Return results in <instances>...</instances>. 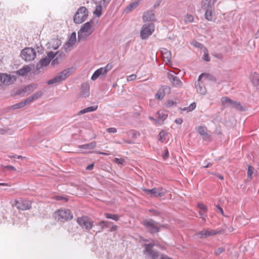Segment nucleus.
I'll return each instance as SVG.
<instances>
[{
  "label": "nucleus",
  "instance_id": "obj_1",
  "mask_svg": "<svg viewBox=\"0 0 259 259\" xmlns=\"http://www.w3.org/2000/svg\"><path fill=\"white\" fill-rule=\"evenodd\" d=\"M222 106L223 108H234L238 111L244 110V108L240 102L234 101L228 97H224L221 98Z\"/></svg>",
  "mask_w": 259,
  "mask_h": 259
},
{
  "label": "nucleus",
  "instance_id": "obj_2",
  "mask_svg": "<svg viewBox=\"0 0 259 259\" xmlns=\"http://www.w3.org/2000/svg\"><path fill=\"white\" fill-rule=\"evenodd\" d=\"M76 222L83 231L89 232L92 228H95V224L87 216H82L77 219Z\"/></svg>",
  "mask_w": 259,
  "mask_h": 259
},
{
  "label": "nucleus",
  "instance_id": "obj_3",
  "mask_svg": "<svg viewBox=\"0 0 259 259\" xmlns=\"http://www.w3.org/2000/svg\"><path fill=\"white\" fill-rule=\"evenodd\" d=\"M155 244L150 243L148 244H145L144 245V250L143 251L144 254L147 259H159L160 257L159 251L157 250L153 249L152 248L154 246Z\"/></svg>",
  "mask_w": 259,
  "mask_h": 259
},
{
  "label": "nucleus",
  "instance_id": "obj_4",
  "mask_svg": "<svg viewBox=\"0 0 259 259\" xmlns=\"http://www.w3.org/2000/svg\"><path fill=\"white\" fill-rule=\"evenodd\" d=\"M147 230L151 234H154L160 231L159 227H163L159 223L155 222L152 219H148L144 221L142 223Z\"/></svg>",
  "mask_w": 259,
  "mask_h": 259
},
{
  "label": "nucleus",
  "instance_id": "obj_5",
  "mask_svg": "<svg viewBox=\"0 0 259 259\" xmlns=\"http://www.w3.org/2000/svg\"><path fill=\"white\" fill-rule=\"evenodd\" d=\"M88 16V9L85 7H81L75 13L73 21L76 24H80L87 19Z\"/></svg>",
  "mask_w": 259,
  "mask_h": 259
},
{
  "label": "nucleus",
  "instance_id": "obj_6",
  "mask_svg": "<svg viewBox=\"0 0 259 259\" xmlns=\"http://www.w3.org/2000/svg\"><path fill=\"white\" fill-rule=\"evenodd\" d=\"M71 74L70 69H67L60 72L54 78L49 80L47 82L48 85H52L55 83H58L66 79Z\"/></svg>",
  "mask_w": 259,
  "mask_h": 259
},
{
  "label": "nucleus",
  "instance_id": "obj_7",
  "mask_svg": "<svg viewBox=\"0 0 259 259\" xmlns=\"http://www.w3.org/2000/svg\"><path fill=\"white\" fill-rule=\"evenodd\" d=\"M56 219L64 222L70 220L73 218V214L69 209H59L55 212Z\"/></svg>",
  "mask_w": 259,
  "mask_h": 259
},
{
  "label": "nucleus",
  "instance_id": "obj_8",
  "mask_svg": "<svg viewBox=\"0 0 259 259\" xmlns=\"http://www.w3.org/2000/svg\"><path fill=\"white\" fill-rule=\"evenodd\" d=\"M20 55L25 61H31L36 57V52L32 48H25L21 51Z\"/></svg>",
  "mask_w": 259,
  "mask_h": 259
},
{
  "label": "nucleus",
  "instance_id": "obj_9",
  "mask_svg": "<svg viewBox=\"0 0 259 259\" xmlns=\"http://www.w3.org/2000/svg\"><path fill=\"white\" fill-rule=\"evenodd\" d=\"M56 56V54L53 52H50L47 54V56L43 59L39 60V62L36 65V69L39 70L41 68L47 66L49 65L51 61Z\"/></svg>",
  "mask_w": 259,
  "mask_h": 259
},
{
  "label": "nucleus",
  "instance_id": "obj_10",
  "mask_svg": "<svg viewBox=\"0 0 259 259\" xmlns=\"http://www.w3.org/2000/svg\"><path fill=\"white\" fill-rule=\"evenodd\" d=\"M31 202L28 199L19 198L15 200V206L16 207L21 210H26L31 208Z\"/></svg>",
  "mask_w": 259,
  "mask_h": 259
},
{
  "label": "nucleus",
  "instance_id": "obj_11",
  "mask_svg": "<svg viewBox=\"0 0 259 259\" xmlns=\"http://www.w3.org/2000/svg\"><path fill=\"white\" fill-rule=\"evenodd\" d=\"M154 31V25L153 23L145 24L140 32L141 37L143 39L147 38Z\"/></svg>",
  "mask_w": 259,
  "mask_h": 259
},
{
  "label": "nucleus",
  "instance_id": "obj_12",
  "mask_svg": "<svg viewBox=\"0 0 259 259\" xmlns=\"http://www.w3.org/2000/svg\"><path fill=\"white\" fill-rule=\"evenodd\" d=\"M144 191L148 194H150L151 196L155 197H161L166 193V190L162 188H154L152 189H145Z\"/></svg>",
  "mask_w": 259,
  "mask_h": 259
},
{
  "label": "nucleus",
  "instance_id": "obj_13",
  "mask_svg": "<svg viewBox=\"0 0 259 259\" xmlns=\"http://www.w3.org/2000/svg\"><path fill=\"white\" fill-rule=\"evenodd\" d=\"M17 79L16 76H11L10 74L5 73H0V81L7 85L12 84Z\"/></svg>",
  "mask_w": 259,
  "mask_h": 259
},
{
  "label": "nucleus",
  "instance_id": "obj_14",
  "mask_svg": "<svg viewBox=\"0 0 259 259\" xmlns=\"http://www.w3.org/2000/svg\"><path fill=\"white\" fill-rule=\"evenodd\" d=\"M218 232L213 230H203L195 234V236L197 238L205 239L208 237L213 236Z\"/></svg>",
  "mask_w": 259,
  "mask_h": 259
},
{
  "label": "nucleus",
  "instance_id": "obj_15",
  "mask_svg": "<svg viewBox=\"0 0 259 259\" xmlns=\"http://www.w3.org/2000/svg\"><path fill=\"white\" fill-rule=\"evenodd\" d=\"M177 74L176 72H170L168 73L167 77L170 80L172 84L175 87H180L182 85V81L180 80V79L175 76L174 74Z\"/></svg>",
  "mask_w": 259,
  "mask_h": 259
},
{
  "label": "nucleus",
  "instance_id": "obj_16",
  "mask_svg": "<svg viewBox=\"0 0 259 259\" xmlns=\"http://www.w3.org/2000/svg\"><path fill=\"white\" fill-rule=\"evenodd\" d=\"M112 222L105 221H102L99 223H96L95 225L99 226V228L98 229H94L93 231L96 233L100 232L104 228H108L110 225H112Z\"/></svg>",
  "mask_w": 259,
  "mask_h": 259
},
{
  "label": "nucleus",
  "instance_id": "obj_17",
  "mask_svg": "<svg viewBox=\"0 0 259 259\" xmlns=\"http://www.w3.org/2000/svg\"><path fill=\"white\" fill-rule=\"evenodd\" d=\"M196 130L197 132L202 137L204 140H209L210 139V136L205 127L199 126Z\"/></svg>",
  "mask_w": 259,
  "mask_h": 259
},
{
  "label": "nucleus",
  "instance_id": "obj_18",
  "mask_svg": "<svg viewBox=\"0 0 259 259\" xmlns=\"http://www.w3.org/2000/svg\"><path fill=\"white\" fill-rule=\"evenodd\" d=\"M76 41V35L75 32H72L70 36L68 41L65 44L64 46V49L66 52L67 51L68 48L72 46Z\"/></svg>",
  "mask_w": 259,
  "mask_h": 259
},
{
  "label": "nucleus",
  "instance_id": "obj_19",
  "mask_svg": "<svg viewBox=\"0 0 259 259\" xmlns=\"http://www.w3.org/2000/svg\"><path fill=\"white\" fill-rule=\"evenodd\" d=\"M93 23V20H90L84 23L80 28V29L89 34H91L94 31L92 25Z\"/></svg>",
  "mask_w": 259,
  "mask_h": 259
},
{
  "label": "nucleus",
  "instance_id": "obj_20",
  "mask_svg": "<svg viewBox=\"0 0 259 259\" xmlns=\"http://www.w3.org/2000/svg\"><path fill=\"white\" fill-rule=\"evenodd\" d=\"M143 20L144 22L155 20V15L153 11L145 12L143 16Z\"/></svg>",
  "mask_w": 259,
  "mask_h": 259
},
{
  "label": "nucleus",
  "instance_id": "obj_21",
  "mask_svg": "<svg viewBox=\"0 0 259 259\" xmlns=\"http://www.w3.org/2000/svg\"><path fill=\"white\" fill-rule=\"evenodd\" d=\"M90 95V86L87 83H83L81 88V96L84 97H88Z\"/></svg>",
  "mask_w": 259,
  "mask_h": 259
},
{
  "label": "nucleus",
  "instance_id": "obj_22",
  "mask_svg": "<svg viewBox=\"0 0 259 259\" xmlns=\"http://www.w3.org/2000/svg\"><path fill=\"white\" fill-rule=\"evenodd\" d=\"M31 70V67L28 65L23 66L22 68L16 71V74L20 76H24Z\"/></svg>",
  "mask_w": 259,
  "mask_h": 259
},
{
  "label": "nucleus",
  "instance_id": "obj_23",
  "mask_svg": "<svg viewBox=\"0 0 259 259\" xmlns=\"http://www.w3.org/2000/svg\"><path fill=\"white\" fill-rule=\"evenodd\" d=\"M36 88V84L28 85L22 90H19L17 91L16 94H17V95L21 94L22 93H26L27 94H30Z\"/></svg>",
  "mask_w": 259,
  "mask_h": 259
},
{
  "label": "nucleus",
  "instance_id": "obj_24",
  "mask_svg": "<svg viewBox=\"0 0 259 259\" xmlns=\"http://www.w3.org/2000/svg\"><path fill=\"white\" fill-rule=\"evenodd\" d=\"M195 87L197 91L201 95H204L206 93V89L204 84L200 82L195 83Z\"/></svg>",
  "mask_w": 259,
  "mask_h": 259
},
{
  "label": "nucleus",
  "instance_id": "obj_25",
  "mask_svg": "<svg viewBox=\"0 0 259 259\" xmlns=\"http://www.w3.org/2000/svg\"><path fill=\"white\" fill-rule=\"evenodd\" d=\"M165 90L168 91L169 90V88L167 87H165L164 88L159 89L157 93L155 94V98L159 100H162L165 94L164 92Z\"/></svg>",
  "mask_w": 259,
  "mask_h": 259
},
{
  "label": "nucleus",
  "instance_id": "obj_26",
  "mask_svg": "<svg viewBox=\"0 0 259 259\" xmlns=\"http://www.w3.org/2000/svg\"><path fill=\"white\" fill-rule=\"evenodd\" d=\"M161 52L164 61L166 62H170V59L171 57L170 52L166 49H162Z\"/></svg>",
  "mask_w": 259,
  "mask_h": 259
},
{
  "label": "nucleus",
  "instance_id": "obj_27",
  "mask_svg": "<svg viewBox=\"0 0 259 259\" xmlns=\"http://www.w3.org/2000/svg\"><path fill=\"white\" fill-rule=\"evenodd\" d=\"M97 109H98V105H94L92 106H90V107H87L86 108H84V109L79 111L78 112L77 115H79L83 114L89 112L95 111Z\"/></svg>",
  "mask_w": 259,
  "mask_h": 259
},
{
  "label": "nucleus",
  "instance_id": "obj_28",
  "mask_svg": "<svg viewBox=\"0 0 259 259\" xmlns=\"http://www.w3.org/2000/svg\"><path fill=\"white\" fill-rule=\"evenodd\" d=\"M250 79L252 84L255 86L259 85V74L254 72L250 75Z\"/></svg>",
  "mask_w": 259,
  "mask_h": 259
},
{
  "label": "nucleus",
  "instance_id": "obj_29",
  "mask_svg": "<svg viewBox=\"0 0 259 259\" xmlns=\"http://www.w3.org/2000/svg\"><path fill=\"white\" fill-rule=\"evenodd\" d=\"M96 142H92L88 144L79 145L78 148H79L80 149H83L92 150L96 147Z\"/></svg>",
  "mask_w": 259,
  "mask_h": 259
},
{
  "label": "nucleus",
  "instance_id": "obj_30",
  "mask_svg": "<svg viewBox=\"0 0 259 259\" xmlns=\"http://www.w3.org/2000/svg\"><path fill=\"white\" fill-rule=\"evenodd\" d=\"M90 34L80 29L78 31V40L79 41L85 40L88 36Z\"/></svg>",
  "mask_w": 259,
  "mask_h": 259
},
{
  "label": "nucleus",
  "instance_id": "obj_31",
  "mask_svg": "<svg viewBox=\"0 0 259 259\" xmlns=\"http://www.w3.org/2000/svg\"><path fill=\"white\" fill-rule=\"evenodd\" d=\"M206 9V10L205 13V17L206 19L208 21H212L213 17L211 7H207Z\"/></svg>",
  "mask_w": 259,
  "mask_h": 259
},
{
  "label": "nucleus",
  "instance_id": "obj_32",
  "mask_svg": "<svg viewBox=\"0 0 259 259\" xmlns=\"http://www.w3.org/2000/svg\"><path fill=\"white\" fill-rule=\"evenodd\" d=\"M51 47L54 50H57L61 45V42L58 39H54L51 41Z\"/></svg>",
  "mask_w": 259,
  "mask_h": 259
},
{
  "label": "nucleus",
  "instance_id": "obj_33",
  "mask_svg": "<svg viewBox=\"0 0 259 259\" xmlns=\"http://www.w3.org/2000/svg\"><path fill=\"white\" fill-rule=\"evenodd\" d=\"M202 8L203 9H205L207 7H211L214 4H212V1L211 0H202Z\"/></svg>",
  "mask_w": 259,
  "mask_h": 259
},
{
  "label": "nucleus",
  "instance_id": "obj_34",
  "mask_svg": "<svg viewBox=\"0 0 259 259\" xmlns=\"http://www.w3.org/2000/svg\"><path fill=\"white\" fill-rule=\"evenodd\" d=\"M105 217L108 219H112L114 221H117L119 219V216L116 214H111L109 213H105Z\"/></svg>",
  "mask_w": 259,
  "mask_h": 259
},
{
  "label": "nucleus",
  "instance_id": "obj_35",
  "mask_svg": "<svg viewBox=\"0 0 259 259\" xmlns=\"http://www.w3.org/2000/svg\"><path fill=\"white\" fill-rule=\"evenodd\" d=\"M167 133L164 131H161L159 134L158 140L159 141L163 142L166 139Z\"/></svg>",
  "mask_w": 259,
  "mask_h": 259
},
{
  "label": "nucleus",
  "instance_id": "obj_36",
  "mask_svg": "<svg viewBox=\"0 0 259 259\" xmlns=\"http://www.w3.org/2000/svg\"><path fill=\"white\" fill-rule=\"evenodd\" d=\"M158 118L162 121L164 120L167 117V114L162 111H159L157 113Z\"/></svg>",
  "mask_w": 259,
  "mask_h": 259
},
{
  "label": "nucleus",
  "instance_id": "obj_37",
  "mask_svg": "<svg viewBox=\"0 0 259 259\" xmlns=\"http://www.w3.org/2000/svg\"><path fill=\"white\" fill-rule=\"evenodd\" d=\"M138 5L139 3L138 2L131 3L126 7V11L130 12L133 10L134 9L136 8L138 6Z\"/></svg>",
  "mask_w": 259,
  "mask_h": 259
},
{
  "label": "nucleus",
  "instance_id": "obj_38",
  "mask_svg": "<svg viewBox=\"0 0 259 259\" xmlns=\"http://www.w3.org/2000/svg\"><path fill=\"white\" fill-rule=\"evenodd\" d=\"M102 7L101 5H98L96 7L95 11L94 13L97 17H100L102 15Z\"/></svg>",
  "mask_w": 259,
  "mask_h": 259
},
{
  "label": "nucleus",
  "instance_id": "obj_39",
  "mask_svg": "<svg viewBox=\"0 0 259 259\" xmlns=\"http://www.w3.org/2000/svg\"><path fill=\"white\" fill-rule=\"evenodd\" d=\"M254 172H256V170L253 168V167L251 166H248L247 170L248 177L251 178L253 176Z\"/></svg>",
  "mask_w": 259,
  "mask_h": 259
},
{
  "label": "nucleus",
  "instance_id": "obj_40",
  "mask_svg": "<svg viewBox=\"0 0 259 259\" xmlns=\"http://www.w3.org/2000/svg\"><path fill=\"white\" fill-rule=\"evenodd\" d=\"M194 20V17L191 15H186L185 17V22L186 23H191Z\"/></svg>",
  "mask_w": 259,
  "mask_h": 259
},
{
  "label": "nucleus",
  "instance_id": "obj_41",
  "mask_svg": "<svg viewBox=\"0 0 259 259\" xmlns=\"http://www.w3.org/2000/svg\"><path fill=\"white\" fill-rule=\"evenodd\" d=\"M196 104L195 103H191L188 107L184 108L183 110L188 112H190L196 108Z\"/></svg>",
  "mask_w": 259,
  "mask_h": 259
},
{
  "label": "nucleus",
  "instance_id": "obj_42",
  "mask_svg": "<svg viewBox=\"0 0 259 259\" xmlns=\"http://www.w3.org/2000/svg\"><path fill=\"white\" fill-rule=\"evenodd\" d=\"M25 106V102L23 101L14 105L12 108L14 109H19Z\"/></svg>",
  "mask_w": 259,
  "mask_h": 259
},
{
  "label": "nucleus",
  "instance_id": "obj_43",
  "mask_svg": "<svg viewBox=\"0 0 259 259\" xmlns=\"http://www.w3.org/2000/svg\"><path fill=\"white\" fill-rule=\"evenodd\" d=\"M61 62V60L60 59V57H56V58L52 59L51 65L53 66L58 65Z\"/></svg>",
  "mask_w": 259,
  "mask_h": 259
},
{
  "label": "nucleus",
  "instance_id": "obj_44",
  "mask_svg": "<svg viewBox=\"0 0 259 259\" xmlns=\"http://www.w3.org/2000/svg\"><path fill=\"white\" fill-rule=\"evenodd\" d=\"M197 207L199 209V211H207V209L205 204L202 203H199L197 204Z\"/></svg>",
  "mask_w": 259,
  "mask_h": 259
},
{
  "label": "nucleus",
  "instance_id": "obj_45",
  "mask_svg": "<svg viewBox=\"0 0 259 259\" xmlns=\"http://www.w3.org/2000/svg\"><path fill=\"white\" fill-rule=\"evenodd\" d=\"M42 94L43 92L42 91H39L33 94L32 96L33 97V99L35 100L41 97Z\"/></svg>",
  "mask_w": 259,
  "mask_h": 259
},
{
  "label": "nucleus",
  "instance_id": "obj_46",
  "mask_svg": "<svg viewBox=\"0 0 259 259\" xmlns=\"http://www.w3.org/2000/svg\"><path fill=\"white\" fill-rule=\"evenodd\" d=\"M205 77L208 80H210L214 82L216 81L215 78L213 75L209 74H205Z\"/></svg>",
  "mask_w": 259,
  "mask_h": 259
},
{
  "label": "nucleus",
  "instance_id": "obj_47",
  "mask_svg": "<svg viewBox=\"0 0 259 259\" xmlns=\"http://www.w3.org/2000/svg\"><path fill=\"white\" fill-rule=\"evenodd\" d=\"M224 251L223 247H219L214 251V254L216 256L219 255Z\"/></svg>",
  "mask_w": 259,
  "mask_h": 259
},
{
  "label": "nucleus",
  "instance_id": "obj_48",
  "mask_svg": "<svg viewBox=\"0 0 259 259\" xmlns=\"http://www.w3.org/2000/svg\"><path fill=\"white\" fill-rule=\"evenodd\" d=\"M99 73V71L96 70L92 75L91 77V79L93 80H95L96 79H97L98 77L100 75Z\"/></svg>",
  "mask_w": 259,
  "mask_h": 259
},
{
  "label": "nucleus",
  "instance_id": "obj_49",
  "mask_svg": "<svg viewBox=\"0 0 259 259\" xmlns=\"http://www.w3.org/2000/svg\"><path fill=\"white\" fill-rule=\"evenodd\" d=\"M34 100L33 99V97L31 95V96L29 97L28 98L26 99L23 101H24V102H25V104L26 105V104L31 103V102L33 101Z\"/></svg>",
  "mask_w": 259,
  "mask_h": 259
},
{
  "label": "nucleus",
  "instance_id": "obj_50",
  "mask_svg": "<svg viewBox=\"0 0 259 259\" xmlns=\"http://www.w3.org/2000/svg\"><path fill=\"white\" fill-rule=\"evenodd\" d=\"M149 211L155 216H158L160 214V212L156 209H151Z\"/></svg>",
  "mask_w": 259,
  "mask_h": 259
},
{
  "label": "nucleus",
  "instance_id": "obj_51",
  "mask_svg": "<svg viewBox=\"0 0 259 259\" xmlns=\"http://www.w3.org/2000/svg\"><path fill=\"white\" fill-rule=\"evenodd\" d=\"M169 156V152L168 151V149L167 148H165L164 149V151L163 153L162 154V157L164 160L166 159Z\"/></svg>",
  "mask_w": 259,
  "mask_h": 259
},
{
  "label": "nucleus",
  "instance_id": "obj_52",
  "mask_svg": "<svg viewBox=\"0 0 259 259\" xmlns=\"http://www.w3.org/2000/svg\"><path fill=\"white\" fill-rule=\"evenodd\" d=\"M206 212L207 211H199V215L201 216V218L203 220L205 221V218L207 216L206 215Z\"/></svg>",
  "mask_w": 259,
  "mask_h": 259
},
{
  "label": "nucleus",
  "instance_id": "obj_53",
  "mask_svg": "<svg viewBox=\"0 0 259 259\" xmlns=\"http://www.w3.org/2000/svg\"><path fill=\"white\" fill-rule=\"evenodd\" d=\"M54 54H56V56H57V57H60V59L61 60L63 58L65 57V54L62 52H60L59 51H58L56 53H54Z\"/></svg>",
  "mask_w": 259,
  "mask_h": 259
},
{
  "label": "nucleus",
  "instance_id": "obj_54",
  "mask_svg": "<svg viewBox=\"0 0 259 259\" xmlns=\"http://www.w3.org/2000/svg\"><path fill=\"white\" fill-rule=\"evenodd\" d=\"M114 162L119 164H123V163L124 162V160L122 158H115L114 159Z\"/></svg>",
  "mask_w": 259,
  "mask_h": 259
},
{
  "label": "nucleus",
  "instance_id": "obj_55",
  "mask_svg": "<svg viewBox=\"0 0 259 259\" xmlns=\"http://www.w3.org/2000/svg\"><path fill=\"white\" fill-rule=\"evenodd\" d=\"M137 77V75L136 74H131L127 76V81H132L135 80Z\"/></svg>",
  "mask_w": 259,
  "mask_h": 259
},
{
  "label": "nucleus",
  "instance_id": "obj_56",
  "mask_svg": "<svg viewBox=\"0 0 259 259\" xmlns=\"http://www.w3.org/2000/svg\"><path fill=\"white\" fill-rule=\"evenodd\" d=\"M193 45L196 47V48H202L203 47V45L201 44V43L200 42H198L197 41H194L193 42Z\"/></svg>",
  "mask_w": 259,
  "mask_h": 259
},
{
  "label": "nucleus",
  "instance_id": "obj_57",
  "mask_svg": "<svg viewBox=\"0 0 259 259\" xmlns=\"http://www.w3.org/2000/svg\"><path fill=\"white\" fill-rule=\"evenodd\" d=\"M107 132L109 133H115L117 132V130L115 127H109L107 129Z\"/></svg>",
  "mask_w": 259,
  "mask_h": 259
},
{
  "label": "nucleus",
  "instance_id": "obj_58",
  "mask_svg": "<svg viewBox=\"0 0 259 259\" xmlns=\"http://www.w3.org/2000/svg\"><path fill=\"white\" fill-rule=\"evenodd\" d=\"M211 165H212V164L210 162L205 161V162H203L202 166L203 167L207 168V167H210L211 166Z\"/></svg>",
  "mask_w": 259,
  "mask_h": 259
},
{
  "label": "nucleus",
  "instance_id": "obj_59",
  "mask_svg": "<svg viewBox=\"0 0 259 259\" xmlns=\"http://www.w3.org/2000/svg\"><path fill=\"white\" fill-rule=\"evenodd\" d=\"M97 70L99 71L100 75L106 74L107 73L106 72V69H104L103 67H101V68L97 69Z\"/></svg>",
  "mask_w": 259,
  "mask_h": 259
},
{
  "label": "nucleus",
  "instance_id": "obj_60",
  "mask_svg": "<svg viewBox=\"0 0 259 259\" xmlns=\"http://www.w3.org/2000/svg\"><path fill=\"white\" fill-rule=\"evenodd\" d=\"M5 169L9 170L16 171L15 168L12 165H7L5 167Z\"/></svg>",
  "mask_w": 259,
  "mask_h": 259
},
{
  "label": "nucleus",
  "instance_id": "obj_61",
  "mask_svg": "<svg viewBox=\"0 0 259 259\" xmlns=\"http://www.w3.org/2000/svg\"><path fill=\"white\" fill-rule=\"evenodd\" d=\"M132 135L133 138H136L138 136L140 135V134L139 132H137L135 131H133L132 132Z\"/></svg>",
  "mask_w": 259,
  "mask_h": 259
},
{
  "label": "nucleus",
  "instance_id": "obj_62",
  "mask_svg": "<svg viewBox=\"0 0 259 259\" xmlns=\"http://www.w3.org/2000/svg\"><path fill=\"white\" fill-rule=\"evenodd\" d=\"M56 199L57 200H64L65 201H67L68 200V199L67 198L63 197L60 196H57L56 197Z\"/></svg>",
  "mask_w": 259,
  "mask_h": 259
},
{
  "label": "nucleus",
  "instance_id": "obj_63",
  "mask_svg": "<svg viewBox=\"0 0 259 259\" xmlns=\"http://www.w3.org/2000/svg\"><path fill=\"white\" fill-rule=\"evenodd\" d=\"M203 60L207 62H208L210 60L208 54L207 53H205L204 54L203 56Z\"/></svg>",
  "mask_w": 259,
  "mask_h": 259
},
{
  "label": "nucleus",
  "instance_id": "obj_64",
  "mask_svg": "<svg viewBox=\"0 0 259 259\" xmlns=\"http://www.w3.org/2000/svg\"><path fill=\"white\" fill-rule=\"evenodd\" d=\"M216 207L217 208V209L219 211V212L223 215H224V211H223V208L220 206V205H216Z\"/></svg>",
  "mask_w": 259,
  "mask_h": 259
}]
</instances>
